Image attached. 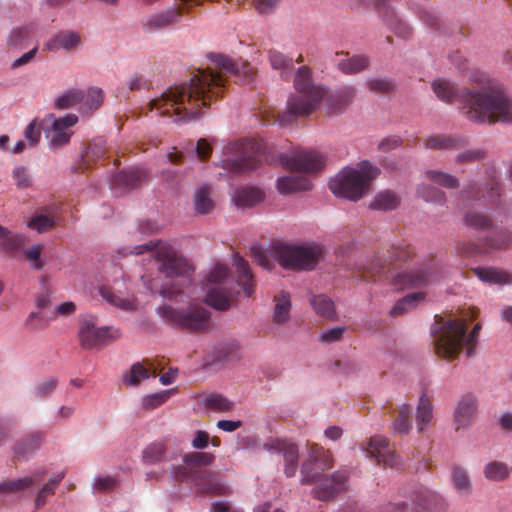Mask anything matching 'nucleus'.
Returning a JSON list of instances; mask_svg holds the SVG:
<instances>
[{
  "mask_svg": "<svg viewBox=\"0 0 512 512\" xmlns=\"http://www.w3.org/2000/svg\"><path fill=\"white\" fill-rule=\"evenodd\" d=\"M211 59L218 71L197 69L189 81L171 86L160 97L152 99L149 111H156L158 116L174 115L181 120L197 119L214 99L223 96L228 77H237L243 83H250L254 78V69L248 62L239 64L221 54H213Z\"/></svg>",
  "mask_w": 512,
  "mask_h": 512,
  "instance_id": "nucleus-1",
  "label": "nucleus"
},
{
  "mask_svg": "<svg viewBox=\"0 0 512 512\" xmlns=\"http://www.w3.org/2000/svg\"><path fill=\"white\" fill-rule=\"evenodd\" d=\"M471 88L458 89L446 79H437L432 89L445 103L459 101L463 115L475 123H512V99L495 79L481 74Z\"/></svg>",
  "mask_w": 512,
  "mask_h": 512,
  "instance_id": "nucleus-2",
  "label": "nucleus"
},
{
  "mask_svg": "<svg viewBox=\"0 0 512 512\" xmlns=\"http://www.w3.org/2000/svg\"><path fill=\"white\" fill-rule=\"evenodd\" d=\"M154 249H156V257L159 262V274L167 279L168 282L159 285L158 281L154 279L149 284L148 288L152 293H159L164 298L174 299L182 292V286L188 282L187 274L190 270V266L187 261L178 256L171 247L153 240L133 247L130 253L140 255L145 252L153 251Z\"/></svg>",
  "mask_w": 512,
  "mask_h": 512,
  "instance_id": "nucleus-3",
  "label": "nucleus"
},
{
  "mask_svg": "<svg viewBox=\"0 0 512 512\" xmlns=\"http://www.w3.org/2000/svg\"><path fill=\"white\" fill-rule=\"evenodd\" d=\"M481 324L477 323L472 331L467 334L466 322L463 319H443L435 316V324L432 328L435 353L444 359H454L466 346V354L472 356L477 344V338Z\"/></svg>",
  "mask_w": 512,
  "mask_h": 512,
  "instance_id": "nucleus-4",
  "label": "nucleus"
},
{
  "mask_svg": "<svg viewBox=\"0 0 512 512\" xmlns=\"http://www.w3.org/2000/svg\"><path fill=\"white\" fill-rule=\"evenodd\" d=\"M294 87L296 93L287 101V111L278 116L280 125H289L298 117H306L312 114L326 96L323 86L312 81V72L308 66L298 68Z\"/></svg>",
  "mask_w": 512,
  "mask_h": 512,
  "instance_id": "nucleus-5",
  "label": "nucleus"
},
{
  "mask_svg": "<svg viewBox=\"0 0 512 512\" xmlns=\"http://www.w3.org/2000/svg\"><path fill=\"white\" fill-rule=\"evenodd\" d=\"M214 455L208 452H191L184 456L183 465L173 467L172 476L179 481H191L202 493L220 494L222 486L213 481L212 473L204 469L214 461Z\"/></svg>",
  "mask_w": 512,
  "mask_h": 512,
  "instance_id": "nucleus-6",
  "label": "nucleus"
},
{
  "mask_svg": "<svg viewBox=\"0 0 512 512\" xmlns=\"http://www.w3.org/2000/svg\"><path fill=\"white\" fill-rule=\"evenodd\" d=\"M378 175L377 168L364 161L358 168H344L329 183L330 190L338 197L358 201L370 188L371 181Z\"/></svg>",
  "mask_w": 512,
  "mask_h": 512,
  "instance_id": "nucleus-7",
  "label": "nucleus"
},
{
  "mask_svg": "<svg viewBox=\"0 0 512 512\" xmlns=\"http://www.w3.org/2000/svg\"><path fill=\"white\" fill-rule=\"evenodd\" d=\"M272 256L285 269L312 270L323 258V249L319 245L277 243L272 247Z\"/></svg>",
  "mask_w": 512,
  "mask_h": 512,
  "instance_id": "nucleus-8",
  "label": "nucleus"
},
{
  "mask_svg": "<svg viewBox=\"0 0 512 512\" xmlns=\"http://www.w3.org/2000/svg\"><path fill=\"white\" fill-rule=\"evenodd\" d=\"M157 312L166 323L190 332L201 333L210 326V312L200 305L178 309L164 304L158 307Z\"/></svg>",
  "mask_w": 512,
  "mask_h": 512,
  "instance_id": "nucleus-9",
  "label": "nucleus"
},
{
  "mask_svg": "<svg viewBox=\"0 0 512 512\" xmlns=\"http://www.w3.org/2000/svg\"><path fill=\"white\" fill-rule=\"evenodd\" d=\"M411 254L407 245L392 246L386 252H376L357 267V276L367 281L375 279L384 274L391 264L408 260Z\"/></svg>",
  "mask_w": 512,
  "mask_h": 512,
  "instance_id": "nucleus-10",
  "label": "nucleus"
},
{
  "mask_svg": "<svg viewBox=\"0 0 512 512\" xmlns=\"http://www.w3.org/2000/svg\"><path fill=\"white\" fill-rule=\"evenodd\" d=\"M260 144L254 140H243L225 147V153L235 157L222 160L223 169L234 174L254 170L260 162Z\"/></svg>",
  "mask_w": 512,
  "mask_h": 512,
  "instance_id": "nucleus-11",
  "label": "nucleus"
},
{
  "mask_svg": "<svg viewBox=\"0 0 512 512\" xmlns=\"http://www.w3.org/2000/svg\"><path fill=\"white\" fill-rule=\"evenodd\" d=\"M180 5H173L165 10L144 17L141 26L144 32L154 33L178 24L184 13H190L194 7L205 0H179Z\"/></svg>",
  "mask_w": 512,
  "mask_h": 512,
  "instance_id": "nucleus-12",
  "label": "nucleus"
},
{
  "mask_svg": "<svg viewBox=\"0 0 512 512\" xmlns=\"http://www.w3.org/2000/svg\"><path fill=\"white\" fill-rule=\"evenodd\" d=\"M334 465V459L329 450L322 446L311 443L308 445V458L301 466V483L310 484L322 476L323 472L329 470Z\"/></svg>",
  "mask_w": 512,
  "mask_h": 512,
  "instance_id": "nucleus-13",
  "label": "nucleus"
},
{
  "mask_svg": "<svg viewBox=\"0 0 512 512\" xmlns=\"http://www.w3.org/2000/svg\"><path fill=\"white\" fill-rule=\"evenodd\" d=\"M410 503H389L385 506L384 512H419L425 509H436L441 498L433 491L419 487L409 496Z\"/></svg>",
  "mask_w": 512,
  "mask_h": 512,
  "instance_id": "nucleus-14",
  "label": "nucleus"
},
{
  "mask_svg": "<svg viewBox=\"0 0 512 512\" xmlns=\"http://www.w3.org/2000/svg\"><path fill=\"white\" fill-rule=\"evenodd\" d=\"M347 480L348 473L346 470H337L331 475H322L313 482L316 483V486L312 494L318 500H330L346 489Z\"/></svg>",
  "mask_w": 512,
  "mask_h": 512,
  "instance_id": "nucleus-15",
  "label": "nucleus"
},
{
  "mask_svg": "<svg viewBox=\"0 0 512 512\" xmlns=\"http://www.w3.org/2000/svg\"><path fill=\"white\" fill-rule=\"evenodd\" d=\"M52 119L51 127L45 131L46 138L52 148H59L69 143L72 131L70 130L78 122V117L75 114H66L60 118Z\"/></svg>",
  "mask_w": 512,
  "mask_h": 512,
  "instance_id": "nucleus-16",
  "label": "nucleus"
},
{
  "mask_svg": "<svg viewBox=\"0 0 512 512\" xmlns=\"http://www.w3.org/2000/svg\"><path fill=\"white\" fill-rule=\"evenodd\" d=\"M113 334L109 327H96L92 319H83L79 337L84 349H92L106 344L110 339L117 337L118 331Z\"/></svg>",
  "mask_w": 512,
  "mask_h": 512,
  "instance_id": "nucleus-17",
  "label": "nucleus"
},
{
  "mask_svg": "<svg viewBox=\"0 0 512 512\" xmlns=\"http://www.w3.org/2000/svg\"><path fill=\"white\" fill-rule=\"evenodd\" d=\"M282 164L292 172L312 173L324 166V160L318 152L302 150L283 158Z\"/></svg>",
  "mask_w": 512,
  "mask_h": 512,
  "instance_id": "nucleus-18",
  "label": "nucleus"
},
{
  "mask_svg": "<svg viewBox=\"0 0 512 512\" xmlns=\"http://www.w3.org/2000/svg\"><path fill=\"white\" fill-rule=\"evenodd\" d=\"M264 449L281 454L284 458V473L287 477L295 475L298 468L299 450L296 444L284 440H271Z\"/></svg>",
  "mask_w": 512,
  "mask_h": 512,
  "instance_id": "nucleus-19",
  "label": "nucleus"
},
{
  "mask_svg": "<svg viewBox=\"0 0 512 512\" xmlns=\"http://www.w3.org/2000/svg\"><path fill=\"white\" fill-rule=\"evenodd\" d=\"M477 415V402L474 396L467 394L460 398L454 411V428L458 432L467 430Z\"/></svg>",
  "mask_w": 512,
  "mask_h": 512,
  "instance_id": "nucleus-20",
  "label": "nucleus"
},
{
  "mask_svg": "<svg viewBox=\"0 0 512 512\" xmlns=\"http://www.w3.org/2000/svg\"><path fill=\"white\" fill-rule=\"evenodd\" d=\"M367 452L372 458L377 460L378 464L389 467H394L398 464L395 449L384 436L371 437L368 442Z\"/></svg>",
  "mask_w": 512,
  "mask_h": 512,
  "instance_id": "nucleus-21",
  "label": "nucleus"
},
{
  "mask_svg": "<svg viewBox=\"0 0 512 512\" xmlns=\"http://www.w3.org/2000/svg\"><path fill=\"white\" fill-rule=\"evenodd\" d=\"M432 281V273L429 267L399 273L394 278V283L400 288L421 287Z\"/></svg>",
  "mask_w": 512,
  "mask_h": 512,
  "instance_id": "nucleus-22",
  "label": "nucleus"
},
{
  "mask_svg": "<svg viewBox=\"0 0 512 512\" xmlns=\"http://www.w3.org/2000/svg\"><path fill=\"white\" fill-rule=\"evenodd\" d=\"M147 177V172L142 168L123 170L114 176L112 185L113 188L134 189L140 186Z\"/></svg>",
  "mask_w": 512,
  "mask_h": 512,
  "instance_id": "nucleus-23",
  "label": "nucleus"
},
{
  "mask_svg": "<svg viewBox=\"0 0 512 512\" xmlns=\"http://www.w3.org/2000/svg\"><path fill=\"white\" fill-rule=\"evenodd\" d=\"M466 144L465 137L449 134L432 135L425 141L426 148L432 150H458L465 147Z\"/></svg>",
  "mask_w": 512,
  "mask_h": 512,
  "instance_id": "nucleus-24",
  "label": "nucleus"
},
{
  "mask_svg": "<svg viewBox=\"0 0 512 512\" xmlns=\"http://www.w3.org/2000/svg\"><path fill=\"white\" fill-rule=\"evenodd\" d=\"M81 43V36L77 32L61 31L51 38L45 47L49 51H56L60 48L70 51L79 47Z\"/></svg>",
  "mask_w": 512,
  "mask_h": 512,
  "instance_id": "nucleus-25",
  "label": "nucleus"
},
{
  "mask_svg": "<svg viewBox=\"0 0 512 512\" xmlns=\"http://www.w3.org/2000/svg\"><path fill=\"white\" fill-rule=\"evenodd\" d=\"M312 188L311 181L301 175H289L277 180V189L280 194L286 195L299 191H307Z\"/></svg>",
  "mask_w": 512,
  "mask_h": 512,
  "instance_id": "nucleus-26",
  "label": "nucleus"
},
{
  "mask_svg": "<svg viewBox=\"0 0 512 512\" xmlns=\"http://www.w3.org/2000/svg\"><path fill=\"white\" fill-rule=\"evenodd\" d=\"M473 273L483 282L489 284L505 285L512 284V274L495 267H476Z\"/></svg>",
  "mask_w": 512,
  "mask_h": 512,
  "instance_id": "nucleus-27",
  "label": "nucleus"
},
{
  "mask_svg": "<svg viewBox=\"0 0 512 512\" xmlns=\"http://www.w3.org/2000/svg\"><path fill=\"white\" fill-rule=\"evenodd\" d=\"M234 265L238 273V285L242 287L247 297H251L254 293L255 284L247 261L236 254L234 255Z\"/></svg>",
  "mask_w": 512,
  "mask_h": 512,
  "instance_id": "nucleus-28",
  "label": "nucleus"
},
{
  "mask_svg": "<svg viewBox=\"0 0 512 512\" xmlns=\"http://www.w3.org/2000/svg\"><path fill=\"white\" fill-rule=\"evenodd\" d=\"M145 366L141 363H136L131 367L129 375L125 378L130 385H138L143 379L150 376L156 377L159 367L153 360H145Z\"/></svg>",
  "mask_w": 512,
  "mask_h": 512,
  "instance_id": "nucleus-29",
  "label": "nucleus"
},
{
  "mask_svg": "<svg viewBox=\"0 0 512 512\" xmlns=\"http://www.w3.org/2000/svg\"><path fill=\"white\" fill-rule=\"evenodd\" d=\"M263 192L255 187H243L237 189L233 195V201L237 207H251L263 200Z\"/></svg>",
  "mask_w": 512,
  "mask_h": 512,
  "instance_id": "nucleus-30",
  "label": "nucleus"
},
{
  "mask_svg": "<svg viewBox=\"0 0 512 512\" xmlns=\"http://www.w3.org/2000/svg\"><path fill=\"white\" fill-rule=\"evenodd\" d=\"M451 480L455 491L459 495H469L473 490V485L469 474L463 467L454 465L451 470Z\"/></svg>",
  "mask_w": 512,
  "mask_h": 512,
  "instance_id": "nucleus-31",
  "label": "nucleus"
},
{
  "mask_svg": "<svg viewBox=\"0 0 512 512\" xmlns=\"http://www.w3.org/2000/svg\"><path fill=\"white\" fill-rule=\"evenodd\" d=\"M464 224L478 232H488L494 227L493 221L487 215L475 211L469 210L464 215Z\"/></svg>",
  "mask_w": 512,
  "mask_h": 512,
  "instance_id": "nucleus-32",
  "label": "nucleus"
},
{
  "mask_svg": "<svg viewBox=\"0 0 512 512\" xmlns=\"http://www.w3.org/2000/svg\"><path fill=\"white\" fill-rule=\"evenodd\" d=\"M275 309L273 314L274 322L282 324L288 321L291 310L290 294L286 291H281L274 296Z\"/></svg>",
  "mask_w": 512,
  "mask_h": 512,
  "instance_id": "nucleus-33",
  "label": "nucleus"
},
{
  "mask_svg": "<svg viewBox=\"0 0 512 512\" xmlns=\"http://www.w3.org/2000/svg\"><path fill=\"white\" fill-rule=\"evenodd\" d=\"M433 418V405L426 394H422L419 398L417 409H416V423L419 432L425 430V426L428 425Z\"/></svg>",
  "mask_w": 512,
  "mask_h": 512,
  "instance_id": "nucleus-34",
  "label": "nucleus"
},
{
  "mask_svg": "<svg viewBox=\"0 0 512 512\" xmlns=\"http://www.w3.org/2000/svg\"><path fill=\"white\" fill-rule=\"evenodd\" d=\"M99 293L103 299H105L109 304H111L117 308H120V309H123L126 311L135 309L134 299L121 296L120 294L116 293L109 286H102L99 289Z\"/></svg>",
  "mask_w": 512,
  "mask_h": 512,
  "instance_id": "nucleus-35",
  "label": "nucleus"
},
{
  "mask_svg": "<svg viewBox=\"0 0 512 512\" xmlns=\"http://www.w3.org/2000/svg\"><path fill=\"white\" fill-rule=\"evenodd\" d=\"M512 245V232L507 228H498L492 235L484 238V246L490 249H505Z\"/></svg>",
  "mask_w": 512,
  "mask_h": 512,
  "instance_id": "nucleus-36",
  "label": "nucleus"
},
{
  "mask_svg": "<svg viewBox=\"0 0 512 512\" xmlns=\"http://www.w3.org/2000/svg\"><path fill=\"white\" fill-rule=\"evenodd\" d=\"M355 96V89L352 86H346L332 94L327 103L330 106L329 112H336L342 110L348 105Z\"/></svg>",
  "mask_w": 512,
  "mask_h": 512,
  "instance_id": "nucleus-37",
  "label": "nucleus"
},
{
  "mask_svg": "<svg viewBox=\"0 0 512 512\" xmlns=\"http://www.w3.org/2000/svg\"><path fill=\"white\" fill-rule=\"evenodd\" d=\"M212 188L208 185L199 187L194 194L195 210L199 214H208L214 208V202L211 198Z\"/></svg>",
  "mask_w": 512,
  "mask_h": 512,
  "instance_id": "nucleus-38",
  "label": "nucleus"
},
{
  "mask_svg": "<svg viewBox=\"0 0 512 512\" xmlns=\"http://www.w3.org/2000/svg\"><path fill=\"white\" fill-rule=\"evenodd\" d=\"M411 408L408 404H402L397 410V416L394 419L391 430L394 434L406 435L410 431L412 424L410 420Z\"/></svg>",
  "mask_w": 512,
  "mask_h": 512,
  "instance_id": "nucleus-39",
  "label": "nucleus"
},
{
  "mask_svg": "<svg viewBox=\"0 0 512 512\" xmlns=\"http://www.w3.org/2000/svg\"><path fill=\"white\" fill-rule=\"evenodd\" d=\"M474 190H475L474 187L465 188L464 190H462L461 196L467 200H469V199L481 200V198H483L485 203L494 204L498 200V198L500 196V192H501L500 185L497 182L491 183L490 189H489V191H487V194L483 193L480 196V190L477 189L476 193H474Z\"/></svg>",
  "mask_w": 512,
  "mask_h": 512,
  "instance_id": "nucleus-40",
  "label": "nucleus"
},
{
  "mask_svg": "<svg viewBox=\"0 0 512 512\" xmlns=\"http://www.w3.org/2000/svg\"><path fill=\"white\" fill-rule=\"evenodd\" d=\"M205 302L217 310L224 311L231 306L232 297L220 288H212L207 292Z\"/></svg>",
  "mask_w": 512,
  "mask_h": 512,
  "instance_id": "nucleus-41",
  "label": "nucleus"
},
{
  "mask_svg": "<svg viewBox=\"0 0 512 512\" xmlns=\"http://www.w3.org/2000/svg\"><path fill=\"white\" fill-rule=\"evenodd\" d=\"M399 203V196L392 191L386 190L376 195L370 204V208L384 211L393 210L398 207Z\"/></svg>",
  "mask_w": 512,
  "mask_h": 512,
  "instance_id": "nucleus-42",
  "label": "nucleus"
},
{
  "mask_svg": "<svg viewBox=\"0 0 512 512\" xmlns=\"http://www.w3.org/2000/svg\"><path fill=\"white\" fill-rule=\"evenodd\" d=\"M510 471H512V466L509 468L503 462L492 461L485 465L483 474L490 481L500 482L508 478Z\"/></svg>",
  "mask_w": 512,
  "mask_h": 512,
  "instance_id": "nucleus-43",
  "label": "nucleus"
},
{
  "mask_svg": "<svg viewBox=\"0 0 512 512\" xmlns=\"http://www.w3.org/2000/svg\"><path fill=\"white\" fill-rule=\"evenodd\" d=\"M369 65V59L364 55H354L349 59L339 61L338 69L347 75L358 73L366 69Z\"/></svg>",
  "mask_w": 512,
  "mask_h": 512,
  "instance_id": "nucleus-44",
  "label": "nucleus"
},
{
  "mask_svg": "<svg viewBox=\"0 0 512 512\" xmlns=\"http://www.w3.org/2000/svg\"><path fill=\"white\" fill-rule=\"evenodd\" d=\"M85 97V92L80 89H71L59 96L55 101V107L60 110L68 109L81 105Z\"/></svg>",
  "mask_w": 512,
  "mask_h": 512,
  "instance_id": "nucleus-45",
  "label": "nucleus"
},
{
  "mask_svg": "<svg viewBox=\"0 0 512 512\" xmlns=\"http://www.w3.org/2000/svg\"><path fill=\"white\" fill-rule=\"evenodd\" d=\"M314 311L326 318L333 319L335 316V306L333 301L325 295L313 296L310 300Z\"/></svg>",
  "mask_w": 512,
  "mask_h": 512,
  "instance_id": "nucleus-46",
  "label": "nucleus"
},
{
  "mask_svg": "<svg viewBox=\"0 0 512 512\" xmlns=\"http://www.w3.org/2000/svg\"><path fill=\"white\" fill-rule=\"evenodd\" d=\"M425 297L423 292H416L406 295L396 302L391 310L393 316L403 315L406 311L414 308Z\"/></svg>",
  "mask_w": 512,
  "mask_h": 512,
  "instance_id": "nucleus-47",
  "label": "nucleus"
},
{
  "mask_svg": "<svg viewBox=\"0 0 512 512\" xmlns=\"http://www.w3.org/2000/svg\"><path fill=\"white\" fill-rule=\"evenodd\" d=\"M103 99L104 94L102 89L91 87L85 92V97L81 103L80 109L84 112L96 110L102 105Z\"/></svg>",
  "mask_w": 512,
  "mask_h": 512,
  "instance_id": "nucleus-48",
  "label": "nucleus"
},
{
  "mask_svg": "<svg viewBox=\"0 0 512 512\" xmlns=\"http://www.w3.org/2000/svg\"><path fill=\"white\" fill-rule=\"evenodd\" d=\"M426 177L431 182L448 189H455L459 186V181L455 176L443 171L427 170Z\"/></svg>",
  "mask_w": 512,
  "mask_h": 512,
  "instance_id": "nucleus-49",
  "label": "nucleus"
},
{
  "mask_svg": "<svg viewBox=\"0 0 512 512\" xmlns=\"http://www.w3.org/2000/svg\"><path fill=\"white\" fill-rule=\"evenodd\" d=\"M417 195L426 202H433L437 204H444L446 202V195L443 191L427 184H421L418 186Z\"/></svg>",
  "mask_w": 512,
  "mask_h": 512,
  "instance_id": "nucleus-50",
  "label": "nucleus"
},
{
  "mask_svg": "<svg viewBox=\"0 0 512 512\" xmlns=\"http://www.w3.org/2000/svg\"><path fill=\"white\" fill-rule=\"evenodd\" d=\"M42 441V436L39 433H34L24 438L14 446V452L18 456H25L30 452L37 449Z\"/></svg>",
  "mask_w": 512,
  "mask_h": 512,
  "instance_id": "nucleus-51",
  "label": "nucleus"
},
{
  "mask_svg": "<svg viewBox=\"0 0 512 512\" xmlns=\"http://www.w3.org/2000/svg\"><path fill=\"white\" fill-rule=\"evenodd\" d=\"M42 441V436L39 433H34L24 438L14 446V452L18 456H25L30 452L37 449Z\"/></svg>",
  "mask_w": 512,
  "mask_h": 512,
  "instance_id": "nucleus-52",
  "label": "nucleus"
},
{
  "mask_svg": "<svg viewBox=\"0 0 512 512\" xmlns=\"http://www.w3.org/2000/svg\"><path fill=\"white\" fill-rule=\"evenodd\" d=\"M32 32H33L32 26H23V27L14 28L10 32V34L7 38L8 46H10V47L24 46L30 39Z\"/></svg>",
  "mask_w": 512,
  "mask_h": 512,
  "instance_id": "nucleus-53",
  "label": "nucleus"
},
{
  "mask_svg": "<svg viewBox=\"0 0 512 512\" xmlns=\"http://www.w3.org/2000/svg\"><path fill=\"white\" fill-rule=\"evenodd\" d=\"M165 454V447L161 442L149 445L143 452V459L148 464H155L161 461Z\"/></svg>",
  "mask_w": 512,
  "mask_h": 512,
  "instance_id": "nucleus-54",
  "label": "nucleus"
},
{
  "mask_svg": "<svg viewBox=\"0 0 512 512\" xmlns=\"http://www.w3.org/2000/svg\"><path fill=\"white\" fill-rule=\"evenodd\" d=\"M34 483L33 477H23L0 483V492H16L30 487Z\"/></svg>",
  "mask_w": 512,
  "mask_h": 512,
  "instance_id": "nucleus-55",
  "label": "nucleus"
},
{
  "mask_svg": "<svg viewBox=\"0 0 512 512\" xmlns=\"http://www.w3.org/2000/svg\"><path fill=\"white\" fill-rule=\"evenodd\" d=\"M269 61L274 69L285 71L293 68L292 58L276 50L269 51Z\"/></svg>",
  "mask_w": 512,
  "mask_h": 512,
  "instance_id": "nucleus-56",
  "label": "nucleus"
},
{
  "mask_svg": "<svg viewBox=\"0 0 512 512\" xmlns=\"http://www.w3.org/2000/svg\"><path fill=\"white\" fill-rule=\"evenodd\" d=\"M173 390H166L159 393L151 394L143 398L142 405L147 410H153L163 403H165L170 395L172 394Z\"/></svg>",
  "mask_w": 512,
  "mask_h": 512,
  "instance_id": "nucleus-57",
  "label": "nucleus"
},
{
  "mask_svg": "<svg viewBox=\"0 0 512 512\" xmlns=\"http://www.w3.org/2000/svg\"><path fill=\"white\" fill-rule=\"evenodd\" d=\"M205 405L209 409L221 412L230 411L233 407L231 401L218 394H213L207 397L205 400Z\"/></svg>",
  "mask_w": 512,
  "mask_h": 512,
  "instance_id": "nucleus-58",
  "label": "nucleus"
},
{
  "mask_svg": "<svg viewBox=\"0 0 512 512\" xmlns=\"http://www.w3.org/2000/svg\"><path fill=\"white\" fill-rule=\"evenodd\" d=\"M54 225V218L44 214L36 215L28 224L31 229L37 230L39 233L49 231Z\"/></svg>",
  "mask_w": 512,
  "mask_h": 512,
  "instance_id": "nucleus-59",
  "label": "nucleus"
},
{
  "mask_svg": "<svg viewBox=\"0 0 512 512\" xmlns=\"http://www.w3.org/2000/svg\"><path fill=\"white\" fill-rule=\"evenodd\" d=\"M12 177L16 182L18 188H28L32 184L31 176L28 172L27 167L19 165L15 166L12 171Z\"/></svg>",
  "mask_w": 512,
  "mask_h": 512,
  "instance_id": "nucleus-60",
  "label": "nucleus"
},
{
  "mask_svg": "<svg viewBox=\"0 0 512 512\" xmlns=\"http://www.w3.org/2000/svg\"><path fill=\"white\" fill-rule=\"evenodd\" d=\"M370 91L378 94H387L394 90V82L389 79H371L367 82Z\"/></svg>",
  "mask_w": 512,
  "mask_h": 512,
  "instance_id": "nucleus-61",
  "label": "nucleus"
},
{
  "mask_svg": "<svg viewBox=\"0 0 512 512\" xmlns=\"http://www.w3.org/2000/svg\"><path fill=\"white\" fill-rule=\"evenodd\" d=\"M42 250L43 246L41 244H37L24 252L25 258L31 263V267L35 270H41L44 266L43 261L40 258Z\"/></svg>",
  "mask_w": 512,
  "mask_h": 512,
  "instance_id": "nucleus-62",
  "label": "nucleus"
},
{
  "mask_svg": "<svg viewBox=\"0 0 512 512\" xmlns=\"http://www.w3.org/2000/svg\"><path fill=\"white\" fill-rule=\"evenodd\" d=\"M23 245V239L16 235L8 232V236L2 238L1 247L8 254H14Z\"/></svg>",
  "mask_w": 512,
  "mask_h": 512,
  "instance_id": "nucleus-63",
  "label": "nucleus"
},
{
  "mask_svg": "<svg viewBox=\"0 0 512 512\" xmlns=\"http://www.w3.org/2000/svg\"><path fill=\"white\" fill-rule=\"evenodd\" d=\"M57 380L55 378L45 379L35 386L34 392L38 398L49 396L56 388Z\"/></svg>",
  "mask_w": 512,
  "mask_h": 512,
  "instance_id": "nucleus-64",
  "label": "nucleus"
}]
</instances>
